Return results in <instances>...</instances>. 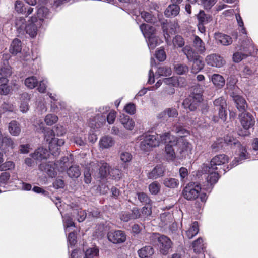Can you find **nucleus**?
<instances>
[{
    "instance_id": "8fccbe9b",
    "label": "nucleus",
    "mask_w": 258,
    "mask_h": 258,
    "mask_svg": "<svg viewBox=\"0 0 258 258\" xmlns=\"http://www.w3.org/2000/svg\"><path fill=\"white\" fill-rule=\"evenodd\" d=\"M174 69L175 73L178 75L186 74L189 70L188 67L187 65L179 63L174 64Z\"/></svg>"
},
{
    "instance_id": "13d9d810",
    "label": "nucleus",
    "mask_w": 258,
    "mask_h": 258,
    "mask_svg": "<svg viewBox=\"0 0 258 258\" xmlns=\"http://www.w3.org/2000/svg\"><path fill=\"white\" fill-rule=\"evenodd\" d=\"M38 84V80L36 77L32 76L27 78L25 80V85L30 89H33Z\"/></svg>"
},
{
    "instance_id": "de8ad7c7",
    "label": "nucleus",
    "mask_w": 258,
    "mask_h": 258,
    "mask_svg": "<svg viewBox=\"0 0 258 258\" xmlns=\"http://www.w3.org/2000/svg\"><path fill=\"white\" fill-rule=\"evenodd\" d=\"M63 222V226L65 229V232H69V229L71 227H75L74 222L73 221L72 218L69 214H65L62 215Z\"/></svg>"
},
{
    "instance_id": "1a4fd4ad",
    "label": "nucleus",
    "mask_w": 258,
    "mask_h": 258,
    "mask_svg": "<svg viewBox=\"0 0 258 258\" xmlns=\"http://www.w3.org/2000/svg\"><path fill=\"white\" fill-rule=\"evenodd\" d=\"M179 27L178 23L175 21L169 22H163L162 23V27L164 32V37L167 41H168L170 35H174L177 32Z\"/></svg>"
},
{
    "instance_id": "cd10ccee",
    "label": "nucleus",
    "mask_w": 258,
    "mask_h": 258,
    "mask_svg": "<svg viewBox=\"0 0 258 258\" xmlns=\"http://www.w3.org/2000/svg\"><path fill=\"white\" fill-rule=\"evenodd\" d=\"M252 50H254L253 46V45H250L248 49H244V53H242V52H237L235 53L233 56L234 61L235 62H240L247 56L251 55L252 53Z\"/></svg>"
},
{
    "instance_id": "3c124183",
    "label": "nucleus",
    "mask_w": 258,
    "mask_h": 258,
    "mask_svg": "<svg viewBox=\"0 0 258 258\" xmlns=\"http://www.w3.org/2000/svg\"><path fill=\"white\" fill-rule=\"evenodd\" d=\"M163 184L167 187L175 188L179 185V181L174 178H166L163 180Z\"/></svg>"
},
{
    "instance_id": "4c0bfd02",
    "label": "nucleus",
    "mask_w": 258,
    "mask_h": 258,
    "mask_svg": "<svg viewBox=\"0 0 258 258\" xmlns=\"http://www.w3.org/2000/svg\"><path fill=\"white\" fill-rule=\"evenodd\" d=\"M183 53L186 55L189 61H191L195 57L199 55L198 52L194 50L190 46L186 45L182 49Z\"/></svg>"
},
{
    "instance_id": "bb28decb",
    "label": "nucleus",
    "mask_w": 258,
    "mask_h": 258,
    "mask_svg": "<svg viewBox=\"0 0 258 258\" xmlns=\"http://www.w3.org/2000/svg\"><path fill=\"white\" fill-rule=\"evenodd\" d=\"M26 26V21L23 17H19L16 18L15 27L19 35H23L25 33Z\"/></svg>"
},
{
    "instance_id": "2eb2a0df",
    "label": "nucleus",
    "mask_w": 258,
    "mask_h": 258,
    "mask_svg": "<svg viewBox=\"0 0 258 258\" xmlns=\"http://www.w3.org/2000/svg\"><path fill=\"white\" fill-rule=\"evenodd\" d=\"M159 243L160 252L163 254H166L171 247L172 242L171 240L165 235H161L158 237Z\"/></svg>"
},
{
    "instance_id": "f704fd0d",
    "label": "nucleus",
    "mask_w": 258,
    "mask_h": 258,
    "mask_svg": "<svg viewBox=\"0 0 258 258\" xmlns=\"http://www.w3.org/2000/svg\"><path fill=\"white\" fill-rule=\"evenodd\" d=\"M8 130L11 135L18 136L21 132V126L19 122L16 120L11 121L8 125Z\"/></svg>"
},
{
    "instance_id": "473e14b6",
    "label": "nucleus",
    "mask_w": 258,
    "mask_h": 258,
    "mask_svg": "<svg viewBox=\"0 0 258 258\" xmlns=\"http://www.w3.org/2000/svg\"><path fill=\"white\" fill-rule=\"evenodd\" d=\"M180 7L177 4L169 5L166 9L164 14L167 17H172L176 16L179 13Z\"/></svg>"
},
{
    "instance_id": "72a5a7b5",
    "label": "nucleus",
    "mask_w": 258,
    "mask_h": 258,
    "mask_svg": "<svg viewBox=\"0 0 258 258\" xmlns=\"http://www.w3.org/2000/svg\"><path fill=\"white\" fill-rule=\"evenodd\" d=\"M191 62H192V65L191 67V72L193 73H197L201 70H202L204 67V63L200 55H198L197 57H195Z\"/></svg>"
},
{
    "instance_id": "7c9ffc66",
    "label": "nucleus",
    "mask_w": 258,
    "mask_h": 258,
    "mask_svg": "<svg viewBox=\"0 0 258 258\" xmlns=\"http://www.w3.org/2000/svg\"><path fill=\"white\" fill-rule=\"evenodd\" d=\"M193 46L198 53L202 54L205 53L206 51L205 43L199 36H194Z\"/></svg>"
},
{
    "instance_id": "f257e3e1",
    "label": "nucleus",
    "mask_w": 258,
    "mask_h": 258,
    "mask_svg": "<svg viewBox=\"0 0 258 258\" xmlns=\"http://www.w3.org/2000/svg\"><path fill=\"white\" fill-rule=\"evenodd\" d=\"M173 131L181 136V138L177 139V150L182 157L186 158L191 154L192 147L186 139L182 138V136L188 135L189 132L181 126L174 127Z\"/></svg>"
},
{
    "instance_id": "aec40b11",
    "label": "nucleus",
    "mask_w": 258,
    "mask_h": 258,
    "mask_svg": "<svg viewBox=\"0 0 258 258\" xmlns=\"http://www.w3.org/2000/svg\"><path fill=\"white\" fill-rule=\"evenodd\" d=\"M37 15L38 21H40L42 25L45 24L46 20L50 19L52 17L49 10L45 7H41L38 9Z\"/></svg>"
},
{
    "instance_id": "052dcab7",
    "label": "nucleus",
    "mask_w": 258,
    "mask_h": 258,
    "mask_svg": "<svg viewBox=\"0 0 258 258\" xmlns=\"http://www.w3.org/2000/svg\"><path fill=\"white\" fill-rule=\"evenodd\" d=\"M137 196L138 200L143 204L151 205L152 201L146 194L143 192H138Z\"/></svg>"
},
{
    "instance_id": "a211bd4d",
    "label": "nucleus",
    "mask_w": 258,
    "mask_h": 258,
    "mask_svg": "<svg viewBox=\"0 0 258 258\" xmlns=\"http://www.w3.org/2000/svg\"><path fill=\"white\" fill-rule=\"evenodd\" d=\"M249 158V155L247 152V150L244 147H240L239 148V154L238 158H235L232 161L230 165V167H227L228 170L231 169L232 167L237 165L241 163L243 160Z\"/></svg>"
},
{
    "instance_id": "0eeeda50",
    "label": "nucleus",
    "mask_w": 258,
    "mask_h": 258,
    "mask_svg": "<svg viewBox=\"0 0 258 258\" xmlns=\"http://www.w3.org/2000/svg\"><path fill=\"white\" fill-rule=\"evenodd\" d=\"M229 161L228 157L225 154H219L214 157L211 160L210 165V170H222L224 173L225 169L222 168L221 166L228 163Z\"/></svg>"
},
{
    "instance_id": "0e129e2a",
    "label": "nucleus",
    "mask_w": 258,
    "mask_h": 258,
    "mask_svg": "<svg viewBox=\"0 0 258 258\" xmlns=\"http://www.w3.org/2000/svg\"><path fill=\"white\" fill-rule=\"evenodd\" d=\"M58 120V117L52 114L47 115L45 118V122L48 125L51 126L55 123Z\"/></svg>"
},
{
    "instance_id": "bf43d9fd",
    "label": "nucleus",
    "mask_w": 258,
    "mask_h": 258,
    "mask_svg": "<svg viewBox=\"0 0 258 258\" xmlns=\"http://www.w3.org/2000/svg\"><path fill=\"white\" fill-rule=\"evenodd\" d=\"M73 141L76 144L79 146H84L86 144V141L85 138V134L84 132L81 131V133L78 136H75L73 139Z\"/></svg>"
},
{
    "instance_id": "dca6fc26",
    "label": "nucleus",
    "mask_w": 258,
    "mask_h": 258,
    "mask_svg": "<svg viewBox=\"0 0 258 258\" xmlns=\"http://www.w3.org/2000/svg\"><path fill=\"white\" fill-rule=\"evenodd\" d=\"M140 217V212L137 208H134L130 211L122 212L120 215L121 221L128 222L130 220L136 219Z\"/></svg>"
},
{
    "instance_id": "9d476101",
    "label": "nucleus",
    "mask_w": 258,
    "mask_h": 258,
    "mask_svg": "<svg viewBox=\"0 0 258 258\" xmlns=\"http://www.w3.org/2000/svg\"><path fill=\"white\" fill-rule=\"evenodd\" d=\"M202 172L208 175L207 177V182L211 185L215 184L219 178V173L221 172L219 170H210V166L204 164L202 167Z\"/></svg>"
},
{
    "instance_id": "e2e57ef3",
    "label": "nucleus",
    "mask_w": 258,
    "mask_h": 258,
    "mask_svg": "<svg viewBox=\"0 0 258 258\" xmlns=\"http://www.w3.org/2000/svg\"><path fill=\"white\" fill-rule=\"evenodd\" d=\"M225 146L224 143L223 139L218 138L216 141L212 145V149L215 152L223 149Z\"/></svg>"
},
{
    "instance_id": "6e6d98bb",
    "label": "nucleus",
    "mask_w": 258,
    "mask_h": 258,
    "mask_svg": "<svg viewBox=\"0 0 258 258\" xmlns=\"http://www.w3.org/2000/svg\"><path fill=\"white\" fill-rule=\"evenodd\" d=\"M67 105L66 102L62 101H58L57 102H51V110L56 112H58L59 110H62L66 109Z\"/></svg>"
},
{
    "instance_id": "603ef678",
    "label": "nucleus",
    "mask_w": 258,
    "mask_h": 258,
    "mask_svg": "<svg viewBox=\"0 0 258 258\" xmlns=\"http://www.w3.org/2000/svg\"><path fill=\"white\" fill-rule=\"evenodd\" d=\"M77 215V218L78 222H83L87 216L86 212L85 210H82L80 209L78 210H73V212L71 213V216L73 217H75V216Z\"/></svg>"
},
{
    "instance_id": "ea45409f",
    "label": "nucleus",
    "mask_w": 258,
    "mask_h": 258,
    "mask_svg": "<svg viewBox=\"0 0 258 258\" xmlns=\"http://www.w3.org/2000/svg\"><path fill=\"white\" fill-rule=\"evenodd\" d=\"M199 231L198 222H194L187 230L186 231V235L188 239L192 238L196 236Z\"/></svg>"
},
{
    "instance_id": "4468645a",
    "label": "nucleus",
    "mask_w": 258,
    "mask_h": 258,
    "mask_svg": "<svg viewBox=\"0 0 258 258\" xmlns=\"http://www.w3.org/2000/svg\"><path fill=\"white\" fill-rule=\"evenodd\" d=\"M205 62L207 65L216 68H221L225 64L224 59L217 54H211L205 58Z\"/></svg>"
},
{
    "instance_id": "b1692460",
    "label": "nucleus",
    "mask_w": 258,
    "mask_h": 258,
    "mask_svg": "<svg viewBox=\"0 0 258 258\" xmlns=\"http://www.w3.org/2000/svg\"><path fill=\"white\" fill-rule=\"evenodd\" d=\"M49 152L46 148H38L33 153L30 154V156L34 160H42L46 159L49 156Z\"/></svg>"
},
{
    "instance_id": "20e7f679",
    "label": "nucleus",
    "mask_w": 258,
    "mask_h": 258,
    "mask_svg": "<svg viewBox=\"0 0 258 258\" xmlns=\"http://www.w3.org/2000/svg\"><path fill=\"white\" fill-rule=\"evenodd\" d=\"M240 121L242 126L245 130L244 133L242 131L238 133L239 135L241 136H248L249 132V128L252 127L255 124V120L252 116L249 113L243 112L239 115Z\"/></svg>"
},
{
    "instance_id": "423d86ee",
    "label": "nucleus",
    "mask_w": 258,
    "mask_h": 258,
    "mask_svg": "<svg viewBox=\"0 0 258 258\" xmlns=\"http://www.w3.org/2000/svg\"><path fill=\"white\" fill-rule=\"evenodd\" d=\"M201 190L200 185L196 182H190L184 188L182 195L187 200H195Z\"/></svg>"
},
{
    "instance_id": "69168bd1",
    "label": "nucleus",
    "mask_w": 258,
    "mask_h": 258,
    "mask_svg": "<svg viewBox=\"0 0 258 258\" xmlns=\"http://www.w3.org/2000/svg\"><path fill=\"white\" fill-rule=\"evenodd\" d=\"M163 82L168 86L176 87L178 85V79L175 77H171L163 79Z\"/></svg>"
},
{
    "instance_id": "f3484780",
    "label": "nucleus",
    "mask_w": 258,
    "mask_h": 258,
    "mask_svg": "<svg viewBox=\"0 0 258 258\" xmlns=\"http://www.w3.org/2000/svg\"><path fill=\"white\" fill-rule=\"evenodd\" d=\"M99 164L96 161H93L90 163L88 166L85 168L84 175V182L86 184L90 183L91 182V173L93 170H97Z\"/></svg>"
},
{
    "instance_id": "7ed1b4c3",
    "label": "nucleus",
    "mask_w": 258,
    "mask_h": 258,
    "mask_svg": "<svg viewBox=\"0 0 258 258\" xmlns=\"http://www.w3.org/2000/svg\"><path fill=\"white\" fill-rule=\"evenodd\" d=\"M12 74L11 67L8 64L7 60L4 62V65L0 69V94L6 95L11 90L8 85L9 80L8 78Z\"/></svg>"
},
{
    "instance_id": "5701e85b",
    "label": "nucleus",
    "mask_w": 258,
    "mask_h": 258,
    "mask_svg": "<svg viewBox=\"0 0 258 258\" xmlns=\"http://www.w3.org/2000/svg\"><path fill=\"white\" fill-rule=\"evenodd\" d=\"M106 120L105 115L97 114L90 121L89 126L94 130L98 129L106 122Z\"/></svg>"
},
{
    "instance_id": "4d7b16f0",
    "label": "nucleus",
    "mask_w": 258,
    "mask_h": 258,
    "mask_svg": "<svg viewBox=\"0 0 258 258\" xmlns=\"http://www.w3.org/2000/svg\"><path fill=\"white\" fill-rule=\"evenodd\" d=\"M236 82V80L232 77L229 78L228 80L226 85L227 89L229 90V91H230V95H231L232 92L237 93L238 90V87L235 86Z\"/></svg>"
},
{
    "instance_id": "c03bdc74",
    "label": "nucleus",
    "mask_w": 258,
    "mask_h": 258,
    "mask_svg": "<svg viewBox=\"0 0 258 258\" xmlns=\"http://www.w3.org/2000/svg\"><path fill=\"white\" fill-rule=\"evenodd\" d=\"M21 46V41L19 39L16 38L13 40L11 43L10 51L13 54H16L21 52L22 49Z\"/></svg>"
},
{
    "instance_id": "a18cd8bd",
    "label": "nucleus",
    "mask_w": 258,
    "mask_h": 258,
    "mask_svg": "<svg viewBox=\"0 0 258 258\" xmlns=\"http://www.w3.org/2000/svg\"><path fill=\"white\" fill-rule=\"evenodd\" d=\"M192 248L194 251L196 253L201 254L203 253L202 252L204 250V244L203 243V240L201 238H199L195 240L192 243Z\"/></svg>"
},
{
    "instance_id": "09e8293b",
    "label": "nucleus",
    "mask_w": 258,
    "mask_h": 258,
    "mask_svg": "<svg viewBox=\"0 0 258 258\" xmlns=\"http://www.w3.org/2000/svg\"><path fill=\"white\" fill-rule=\"evenodd\" d=\"M67 174L71 178H77L81 175L79 166L76 165H72L67 170Z\"/></svg>"
},
{
    "instance_id": "a878e982",
    "label": "nucleus",
    "mask_w": 258,
    "mask_h": 258,
    "mask_svg": "<svg viewBox=\"0 0 258 258\" xmlns=\"http://www.w3.org/2000/svg\"><path fill=\"white\" fill-rule=\"evenodd\" d=\"M231 96L232 97L233 100L236 103L237 108L240 111H244L247 107L245 99L238 95L237 93L235 92H232Z\"/></svg>"
},
{
    "instance_id": "79ce46f5",
    "label": "nucleus",
    "mask_w": 258,
    "mask_h": 258,
    "mask_svg": "<svg viewBox=\"0 0 258 258\" xmlns=\"http://www.w3.org/2000/svg\"><path fill=\"white\" fill-rule=\"evenodd\" d=\"M160 220L161 226H167L173 222V215L170 212H164L160 215Z\"/></svg>"
},
{
    "instance_id": "6ab92c4d",
    "label": "nucleus",
    "mask_w": 258,
    "mask_h": 258,
    "mask_svg": "<svg viewBox=\"0 0 258 258\" xmlns=\"http://www.w3.org/2000/svg\"><path fill=\"white\" fill-rule=\"evenodd\" d=\"M39 168L41 171L45 172L50 177H54L56 175L57 172L53 162L42 163L40 164Z\"/></svg>"
},
{
    "instance_id": "9b49d317",
    "label": "nucleus",
    "mask_w": 258,
    "mask_h": 258,
    "mask_svg": "<svg viewBox=\"0 0 258 258\" xmlns=\"http://www.w3.org/2000/svg\"><path fill=\"white\" fill-rule=\"evenodd\" d=\"M108 240L114 244L123 243L126 239V235L124 231L121 230L110 231L108 233Z\"/></svg>"
},
{
    "instance_id": "c85d7f7f",
    "label": "nucleus",
    "mask_w": 258,
    "mask_h": 258,
    "mask_svg": "<svg viewBox=\"0 0 258 258\" xmlns=\"http://www.w3.org/2000/svg\"><path fill=\"white\" fill-rule=\"evenodd\" d=\"M214 38L218 43L223 45L227 46L232 43V38L229 36L221 33H215Z\"/></svg>"
},
{
    "instance_id": "338daca9",
    "label": "nucleus",
    "mask_w": 258,
    "mask_h": 258,
    "mask_svg": "<svg viewBox=\"0 0 258 258\" xmlns=\"http://www.w3.org/2000/svg\"><path fill=\"white\" fill-rule=\"evenodd\" d=\"M172 70L170 68L162 67L158 68L157 73L159 76H168L171 74Z\"/></svg>"
},
{
    "instance_id": "ddd939ff",
    "label": "nucleus",
    "mask_w": 258,
    "mask_h": 258,
    "mask_svg": "<svg viewBox=\"0 0 258 258\" xmlns=\"http://www.w3.org/2000/svg\"><path fill=\"white\" fill-rule=\"evenodd\" d=\"M215 109L219 111V117L225 121L226 118L227 104L225 99L223 97H220L214 101Z\"/></svg>"
},
{
    "instance_id": "a19ab883",
    "label": "nucleus",
    "mask_w": 258,
    "mask_h": 258,
    "mask_svg": "<svg viewBox=\"0 0 258 258\" xmlns=\"http://www.w3.org/2000/svg\"><path fill=\"white\" fill-rule=\"evenodd\" d=\"M198 23L207 24L212 20V17L209 14H207L203 10H200L197 15Z\"/></svg>"
},
{
    "instance_id": "4be33fe9",
    "label": "nucleus",
    "mask_w": 258,
    "mask_h": 258,
    "mask_svg": "<svg viewBox=\"0 0 258 258\" xmlns=\"http://www.w3.org/2000/svg\"><path fill=\"white\" fill-rule=\"evenodd\" d=\"M129 13L137 17L141 15L144 21L148 23H154L156 20V18L153 14L147 11L140 12L136 10H131Z\"/></svg>"
},
{
    "instance_id": "f03ea898",
    "label": "nucleus",
    "mask_w": 258,
    "mask_h": 258,
    "mask_svg": "<svg viewBox=\"0 0 258 258\" xmlns=\"http://www.w3.org/2000/svg\"><path fill=\"white\" fill-rule=\"evenodd\" d=\"M55 135L52 129L48 128L45 131L44 138L49 143V149L51 154L58 156L60 152V147L64 144V141L62 139L55 137Z\"/></svg>"
},
{
    "instance_id": "412c9836",
    "label": "nucleus",
    "mask_w": 258,
    "mask_h": 258,
    "mask_svg": "<svg viewBox=\"0 0 258 258\" xmlns=\"http://www.w3.org/2000/svg\"><path fill=\"white\" fill-rule=\"evenodd\" d=\"M165 171V168L161 165H156L150 172L147 174V177L150 179H156L164 175Z\"/></svg>"
},
{
    "instance_id": "c9c22d12",
    "label": "nucleus",
    "mask_w": 258,
    "mask_h": 258,
    "mask_svg": "<svg viewBox=\"0 0 258 258\" xmlns=\"http://www.w3.org/2000/svg\"><path fill=\"white\" fill-rule=\"evenodd\" d=\"M69 165V158L67 157H62L59 161L54 163L56 171L63 172L65 171Z\"/></svg>"
},
{
    "instance_id": "393cba45",
    "label": "nucleus",
    "mask_w": 258,
    "mask_h": 258,
    "mask_svg": "<svg viewBox=\"0 0 258 258\" xmlns=\"http://www.w3.org/2000/svg\"><path fill=\"white\" fill-rule=\"evenodd\" d=\"M115 144L114 139L110 136L105 135L101 137L99 140V148L102 150L109 149Z\"/></svg>"
},
{
    "instance_id": "58836bf2",
    "label": "nucleus",
    "mask_w": 258,
    "mask_h": 258,
    "mask_svg": "<svg viewBox=\"0 0 258 258\" xmlns=\"http://www.w3.org/2000/svg\"><path fill=\"white\" fill-rule=\"evenodd\" d=\"M96 162L98 163L99 166L100 165L99 168L100 178L103 179L107 177L108 175H110V171L109 170V165L103 161H101L100 163L97 161Z\"/></svg>"
},
{
    "instance_id": "c756f323",
    "label": "nucleus",
    "mask_w": 258,
    "mask_h": 258,
    "mask_svg": "<svg viewBox=\"0 0 258 258\" xmlns=\"http://www.w3.org/2000/svg\"><path fill=\"white\" fill-rule=\"evenodd\" d=\"M120 122L123 127L127 130L131 131L135 127V122L128 115L124 114L120 116Z\"/></svg>"
},
{
    "instance_id": "49530a36",
    "label": "nucleus",
    "mask_w": 258,
    "mask_h": 258,
    "mask_svg": "<svg viewBox=\"0 0 258 258\" xmlns=\"http://www.w3.org/2000/svg\"><path fill=\"white\" fill-rule=\"evenodd\" d=\"M192 98H187L184 99L182 103V106L186 109L192 111L196 109L197 103L194 101Z\"/></svg>"
},
{
    "instance_id": "2f4dec72",
    "label": "nucleus",
    "mask_w": 258,
    "mask_h": 258,
    "mask_svg": "<svg viewBox=\"0 0 258 258\" xmlns=\"http://www.w3.org/2000/svg\"><path fill=\"white\" fill-rule=\"evenodd\" d=\"M140 29L146 39L155 35L156 29L152 26L149 24H142L140 26Z\"/></svg>"
},
{
    "instance_id": "6e6552de",
    "label": "nucleus",
    "mask_w": 258,
    "mask_h": 258,
    "mask_svg": "<svg viewBox=\"0 0 258 258\" xmlns=\"http://www.w3.org/2000/svg\"><path fill=\"white\" fill-rule=\"evenodd\" d=\"M165 144H167L165 146V152L167 159L168 160H173L175 158V150L178 149L177 145V138L171 136L170 134V139Z\"/></svg>"
},
{
    "instance_id": "f8f14e48",
    "label": "nucleus",
    "mask_w": 258,
    "mask_h": 258,
    "mask_svg": "<svg viewBox=\"0 0 258 258\" xmlns=\"http://www.w3.org/2000/svg\"><path fill=\"white\" fill-rule=\"evenodd\" d=\"M42 26L37 18L32 17L30 23L27 25L25 33L28 34L31 37L36 36L37 31Z\"/></svg>"
},
{
    "instance_id": "774afa93",
    "label": "nucleus",
    "mask_w": 258,
    "mask_h": 258,
    "mask_svg": "<svg viewBox=\"0 0 258 258\" xmlns=\"http://www.w3.org/2000/svg\"><path fill=\"white\" fill-rule=\"evenodd\" d=\"M99 250L97 248L93 247L86 250L85 252V255L88 258H93L98 255Z\"/></svg>"
},
{
    "instance_id": "5fc2aeb1",
    "label": "nucleus",
    "mask_w": 258,
    "mask_h": 258,
    "mask_svg": "<svg viewBox=\"0 0 258 258\" xmlns=\"http://www.w3.org/2000/svg\"><path fill=\"white\" fill-rule=\"evenodd\" d=\"M224 143L227 145H237L240 146V143L238 140L234 138L232 135H227L224 139H223Z\"/></svg>"
},
{
    "instance_id": "39448f33",
    "label": "nucleus",
    "mask_w": 258,
    "mask_h": 258,
    "mask_svg": "<svg viewBox=\"0 0 258 258\" xmlns=\"http://www.w3.org/2000/svg\"><path fill=\"white\" fill-rule=\"evenodd\" d=\"M143 136L153 148L159 146L161 143H166L168 141L167 140L170 139V133H165L162 135L147 134Z\"/></svg>"
},
{
    "instance_id": "e433bc0d",
    "label": "nucleus",
    "mask_w": 258,
    "mask_h": 258,
    "mask_svg": "<svg viewBox=\"0 0 258 258\" xmlns=\"http://www.w3.org/2000/svg\"><path fill=\"white\" fill-rule=\"evenodd\" d=\"M211 80L214 86L218 88H222L225 83L223 77L218 74H214L211 76Z\"/></svg>"
},
{
    "instance_id": "864d4df0",
    "label": "nucleus",
    "mask_w": 258,
    "mask_h": 258,
    "mask_svg": "<svg viewBox=\"0 0 258 258\" xmlns=\"http://www.w3.org/2000/svg\"><path fill=\"white\" fill-rule=\"evenodd\" d=\"M178 114V112L175 108H169L159 114L158 117L161 118L164 115H167L169 117L175 118L177 117Z\"/></svg>"
},
{
    "instance_id": "37998d69",
    "label": "nucleus",
    "mask_w": 258,
    "mask_h": 258,
    "mask_svg": "<svg viewBox=\"0 0 258 258\" xmlns=\"http://www.w3.org/2000/svg\"><path fill=\"white\" fill-rule=\"evenodd\" d=\"M139 256L141 258H147L151 256L154 252V249L151 246H146L138 250Z\"/></svg>"
},
{
    "instance_id": "680f3d73",
    "label": "nucleus",
    "mask_w": 258,
    "mask_h": 258,
    "mask_svg": "<svg viewBox=\"0 0 258 258\" xmlns=\"http://www.w3.org/2000/svg\"><path fill=\"white\" fill-rule=\"evenodd\" d=\"M148 47L150 50H153L158 45V38L155 35L146 39Z\"/></svg>"
}]
</instances>
